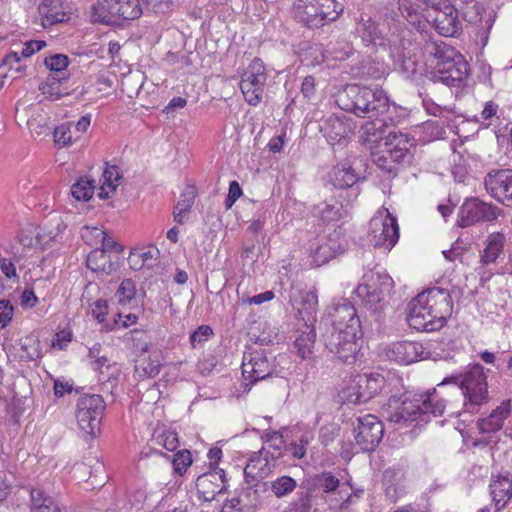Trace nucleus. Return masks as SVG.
Listing matches in <instances>:
<instances>
[{
	"instance_id": "obj_1",
	"label": "nucleus",
	"mask_w": 512,
	"mask_h": 512,
	"mask_svg": "<svg viewBox=\"0 0 512 512\" xmlns=\"http://www.w3.org/2000/svg\"><path fill=\"white\" fill-rule=\"evenodd\" d=\"M332 331L325 340L326 348L344 363H352L359 350L361 321L355 307L342 299L334 303L329 311Z\"/></svg>"
},
{
	"instance_id": "obj_2",
	"label": "nucleus",
	"mask_w": 512,
	"mask_h": 512,
	"mask_svg": "<svg viewBox=\"0 0 512 512\" xmlns=\"http://www.w3.org/2000/svg\"><path fill=\"white\" fill-rule=\"evenodd\" d=\"M453 304L448 291L432 287L419 293L408 305L407 321L411 328L432 332L441 329L452 313Z\"/></svg>"
},
{
	"instance_id": "obj_3",
	"label": "nucleus",
	"mask_w": 512,
	"mask_h": 512,
	"mask_svg": "<svg viewBox=\"0 0 512 512\" xmlns=\"http://www.w3.org/2000/svg\"><path fill=\"white\" fill-rule=\"evenodd\" d=\"M337 103L342 110L363 118H372L391 111L389 98L383 89L358 84L348 85L338 95Z\"/></svg>"
},
{
	"instance_id": "obj_4",
	"label": "nucleus",
	"mask_w": 512,
	"mask_h": 512,
	"mask_svg": "<svg viewBox=\"0 0 512 512\" xmlns=\"http://www.w3.org/2000/svg\"><path fill=\"white\" fill-rule=\"evenodd\" d=\"M425 51L433 58L434 71L431 79L447 86L456 87L466 78L468 64L463 56L444 42L426 43Z\"/></svg>"
},
{
	"instance_id": "obj_5",
	"label": "nucleus",
	"mask_w": 512,
	"mask_h": 512,
	"mask_svg": "<svg viewBox=\"0 0 512 512\" xmlns=\"http://www.w3.org/2000/svg\"><path fill=\"white\" fill-rule=\"evenodd\" d=\"M445 408L446 401L434 389L432 392L415 395L412 399L405 398L388 418L391 422L405 425L414 421L427 423L431 417L442 416Z\"/></svg>"
},
{
	"instance_id": "obj_6",
	"label": "nucleus",
	"mask_w": 512,
	"mask_h": 512,
	"mask_svg": "<svg viewBox=\"0 0 512 512\" xmlns=\"http://www.w3.org/2000/svg\"><path fill=\"white\" fill-rule=\"evenodd\" d=\"M446 383L459 386L464 397L463 408L468 413H477L490 400L487 375L480 364L468 366L462 373L447 378L438 386L442 387Z\"/></svg>"
},
{
	"instance_id": "obj_7",
	"label": "nucleus",
	"mask_w": 512,
	"mask_h": 512,
	"mask_svg": "<svg viewBox=\"0 0 512 512\" xmlns=\"http://www.w3.org/2000/svg\"><path fill=\"white\" fill-rule=\"evenodd\" d=\"M363 283L354 291L361 305L378 321L394 286L393 279L385 271H372L363 276Z\"/></svg>"
},
{
	"instance_id": "obj_8",
	"label": "nucleus",
	"mask_w": 512,
	"mask_h": 512,
	"mask_svg": "<svg viewBox=\"0 0 512 512\" xmlns=\"http://www.w3.org/2000/svg\"><path fill=\"white\" fill-rule=\"evenodd\" d=\"M343 5L336 0H298L295 18L308 28H319L339 18Z\"/></svg>"
},
{
	"instance_id": "obj_9",
	"label": "nucleus",
	"mask_w": 512,
	"mask_h": 512,
	"mask_svg": "<svg viewBox=\"0 0 512 512\" xmlns=\"http://www.w3.org/2000/svg\"><path fill=\"white\" fill-rule=\"evenodd\" d=\"M368 241L375 248L389 252L399 240V226L396 217L388 209L381 208L369 222Z\"/></svg>"
},
{
	"instance_id": "obj_10",
	"label": "nucleus",
	"mask_w": 512,
	"mask_h": 512,
	"mask_svg": "<svg viewBox=\"0 0 512 512\" xmlns=\"http://www.w3.org/2000/svg\"><path fill=\"white\" fill-rule=\"evenodd\" d=\"M142 15L139 0H99L92 6L91 17L94 22L105 24L118 20H134Z\"/></svg>"
},
{
	"instance_id": "obj_11",
	"label": "nucleus",
	"mask_w": 512,
	"mask_h": 512,
	"mask_svg": "<svg viewBox=\"0 0 512 512\" xmlns=\"http://www.w3.org/2000/svg\"><path fill=\"white\" fill-rule=\"evenodd\" d=\"M427 21L445 37H456L462 29L458 10L448 0H427Z\"/></svg>"
},
{
	"instance_id": "obj_12",
	"label": "nucleus",
	"mask_w": 512,
	"mask_h": 512,
	"mask_svg": "<svg viewBox=\"0 0 512 512\" xmlns=\"http://www.w3.org/2000/svg\"><path fill=\"white\" fill-rule=\"evenodd\" d=\"M105 402L101 395L84 394L78 398L76 419L79 428L94 438L100 432V424Z\"/></svg>"
},
{
	"instance_id": "obj_13",
	"label": "nucleus",
	"mask_w": 512,
	"mask_h": 512,
	"mask_svg": "<svg viewBox=\"0 0 512 512\" xmlns=\"http://www.w3.org/2000/svg\"><path fill=\"white\" fill-rule=\"evenodd\" d=\"M267 81L266 69L263 62L255 58L241 76L240 89L245 101L251 105H258L264 95Z\"/></svg>"
},
{
	"instance_id": "obj_14",
	"label": "nucleus",
	"mask_w": 512,
	"mask_h": 512,
	"mask_svg": "<svg viewBox=\"0 0 512 512\" xmlns=\"http://www.w3.org/2000/svg\"><path fill=\"white\" fill-rule=\"evenodd\" d=\"M383 435L384 426L376 416L367 414L357 418V425L354 426V439L355 445L360 451L375 450Z\"/></svg>"
},
{
	"instance_id": "obj_15",
	"label": "nucleus",
	"mask_w": 512,
	"mask_h": 512,
	"mask_svg": "<svg viewBox=\"0 0 512 512\" xmlns=\"http://www.w3.org/2000/svg\"><path fill=\"white\" fill-rule=\"evenodd\" d=\"M497 208L478 199H469L463 203L458 212L457 223L468 227L478 222H491L497 219Z\"/></svg>"
},
{
	"instance_id": "obj_16",
	"label": "nucleus",
	"mask_w": 512,
	"mask_h": 512,
	"mask_svg": "<svg viewBox=\"0 0 512 512\" xmlns=\"http://www.w3.org/2000/svg\"><path fill=\"white\" fill-rule=\"evenodd\" d=\"M484 186L493 198L512 206V169H493L484 178Z\"/></svg>"
},
{
	"instance_id": "obj_17",
	"label": "nucleus",
	"mask_w": 512,
	"mask_h": 512,
	"mask_svg": "<svg viewBox=\"0 0 512 512\" xmlns=\"http://www.w3.org/2000/svg\"><path fill=\"white\" fill-rule=\"evenodd\" d=\"M289 301L304 323H315L318 307V296L315 290H305L299 284H292L289 290Z\"/></svg>"
},
{
	"instance_id": "obj_18",
	"label": "nucleus",
	"mask_w": 512,
	"mask_h": 512,
	"mask_svg": "<svg viewBox=\"0 0 512 512\" xmlns=\"http://www.w3.org/2000/svg\"><path fill=\"white\" fill-rule=\"evenodd\" d=\"M272 366L263 350L245 352L242 361V374L251 383L266 379Z\"/></svg>"
},
{
	"instance_id": "obj_19",
	"label": "nucleus",
	"mask_w": 512,
	"mask_h": 512,
	"mask_svg": "<svg viewBox=\"0 0 512 512\" xmlns=\"http://www.w3.org/2000/svg\"><path fill=\"white\" fill-rule=\"evenodd\" d=\"M395 111V107L391 106L390 113L384 115H374L371 121H367L361 126V138L364 142L377 143L379 141L386 142L389 132L398 133L394 130L392 124V112Z\"/></svg>"
},
{
	"instance_id": "obj_20",
	"label": "nucleus",
	"mask_w": 512,
	"mask_h": 512,
	"mask_svg": "<svg viewBox=\"0 0 512 512\" xmlns=\"http://www.w3.org/2000/svg\"><path fill=\"white\" fill-rule=\"evenodd\" d=\"M275 466L276 463L266 454V451L260 449L248 459L244 468L245 481L251 486H257L262 479L273 472Z\"/></svg>"
},
{
	"instance_id": "obj_21",
	"label": "nucleus",
	"mask_w": 512,
	"mask_h": 512,
	"mask_svg": "<svg viewBox=\"0 0 512 512\" xmlns=\"http://www.w3.org/2000/svg\"><path fill=\"white\" fill-rule=\"evenodd\" d=\"M426 354L427 352L423 345L416 341H400L393 343L386 352L390 360L405 365L424 359Z\"/></svg>"
},
{
	"instance_id": "obj_22",
	"label": "nucleus",
	"mask_w": 512,
	"mask_h": 512,
	"mask_svg": "<svg viewBox=\"0 0 512 512\" xmlns=\"http://www.w3.org/2000/svg\"><path fill=\"white\" fill-rule=\"evenodd\" d=\"M489 494L495 512H501L512 501V476L509 474L492 475Z\"/></svg>"
},
{
	"instance_id": "obj_23",
	"label": "nucleus",
	"mask_w": 512,
	"mask_h": 512,
	"mask_svg": "<svg viewBox=\"0 0 512 512\" xmlns=\"http://www.w3.org/2000/svg\"><path fill=\"white\" fill-rule=\"evenodd\" d=\"M354 33L366 47L386 46L382 31L368 15L361 14L355 24Z\"/></svg>"
},
{
	"instance_id": "obj_24",
	"label": "nucleus",
	"mask_w": 512,
	"mask_h": 512,
	"mask_svg": "<svg viewBox=\"0 0 512 512\" xmlns=\"http://www.w3.org/2000/svg\"><path fill=\"white\" fill-rule=\"evenodd\" d=\"M44 28L69 19L70 8L63 0H43L38 7Z\"/></svg>"
},
{
	"instance_id": "obj_25",
	"label": "nucleus",
	"mask_w": 512,
	"mask_h": 512,
	"mask_svg": "<svg viewBox=\"0 0 512 512\" xmlns=\"http://www.w3.org/2000/svg\"><path fill=\"white\" fill-rule=\"evenodd\" d=\"M412 145V139L402 132L392 134L389 132L387 140L384 142L386 155L392 159L397 167L406 161Z\"/></svg>"
},
{
	"instance_id": "obj_26",
	"label": "nucleus",
	"mask_w": 512,
	"mask_h": 512,
	"mask_svg": "<svg viewBox=\"0 0 512 512\" xmlns=\"http://www.w3.org/2000/svg\"><path fill=\"white\" fill-rule=\"evenodd\" d=\"M511 413L510 401H503L493 409L487 416L477 421V428L481 434H492L500 431L505 420Z\"/></svg>"
},
{
	"instance_id": "obj_27",
	"label": "nucleus",
	"mask_w": 512,
	"mask_h": 512,
	"mask_svg": "<svg viewBox=\"0 0 512 512\" xmlns=\"http://www.w3.org/2000/svg\"><path fill=\"white\" fill-rule=\"evenodd\" d=\"M406 471L400 467H391L383 473V485L386 497L396 502L405 493Z\"/></svg>"
},
{
	"instance_id": "obj_28",
	"label": "nucleus",
	"mask_w": 512,
	"mask_h": 512,
	"mask_svg": "<svg viewBox=\"0 0 512 512\" xmlns=\"http://www.w3.org/2000/svg\"><path fill=\"white\" fill-rule=\"evenodd\" d=\"M351 125L342 116L331 115L320 125V131L331 145L344 140L351 132Z\"/></svg>"
},
{
	"instance_id": "obj_29",
	"label": "nucleus",
	"mask_w": 512,
	"mask_h": 512,
	"mask_svg": "<svg viewBox=\"0 0 512 512\" xmlns=\"http://www.w3.org/2000/svg\"><path fill=\"white\" fill-rule=\"evenodd\" d=\"M225 474L223 470L200 475L196 481L198 491L207 501H211L224 490Z\"/></svg>"
},
{
	"instance_id": "obj_30",
	"label": "nucleus",
	"mask_w": 512,
	"mask_h": 512,
	"mask_svg": "<svg viewBox=\"0 0 512 512\" xmlns=\"http://www.w3.org/2000/svg\"><path fill=\"white\" fill-rule=\"evenodd\" d=\"M384 384L385 378L378 373L358 374V391L360 393L354 399L365 403L376 396L382 390Z\"/></svg>"
},
{
	"instance_id": "obj_31",
	"label": "nucleus",
	"mask_w": 512,
	"mask_h": 512,
	"mask_svg": "<svg viewBox=\"0 0 512 512\" xmlns=\"http://www.w3.org/2000/svg\"><path fill=\"white\" fill-rule=\"evenodd\" d=\"M316 331L314 324L304 323L303 328L297 330L294 341L296 354L303 360L310 359L315 346Z\"/></svg>"
},
{
	"instance_id": "obj_32",
	"label": "nucleus",
	"mask_w": 512,
	"mask_h": 512,
	"mask_svg": "<svg viewBox=\"0 0 512 512\" xmlns=\"http://www.w3.org/2000/svg\"><path fill=\"white\" fill-rule=\"evenodd\" d=\"M312 214L323 222L339 221L347 216L344 205L335 198L325 200L315 205Z\"/></svg>"
},
{
	"instance_id": "obj_33",
	"label": "nucleus",
	"mask_w": 512,
	"mask_h": 512,
	"mask_svg": "<svg viewBox=\"0 0 512 512\" xmlns=\"http://www.w3.org/2000/svg\"><path fill=\"white\" fill-rule=\"evenodd\" d=\"M505 243L506 236L502 232H494L488 235L486 239V246L480 257L481 264L487 266L495 263L503 253Z\"/></svg>"
},
{
	"instance_id": "obj_34",
	"label": "nucleus",
	"mask_w": 512,
	"mask_h": 512,
	"mask_svg": "<svg viewBox=\"0 0 512 512\" xmlns=\"http://www.w3.org/2000/svg\"><path fill=\"white\" fill-rule=\"evenodd\" d=\"M46 67L50 70L49 81L51 85L62 83L68 79L67 67L69 58L64 54H55L45 58Z\"/></svg>"
},
{
	"instance_id": "obj_35",
	"label": "nucleus",
	"mask_w": 512,
	"mask_h": 512,
	"mask_svg": "<svg viewBox=\"0 0 512 512\" xmlns=\"http://www.w3.org/2000/svg\"><path fill=\"white\" fill-rule=\"evenodd\" d=\"M87 267L93 272L109 275L116 270V263L105 249L96 248L87 257Z\"/></svg>"
},
{
	"instance_id": "obj_36",
	"label": "nucleus",
	"mask_w": 512,
	"mask_h": 512,
	"mask_svg": "<svg viewBox=\"0 0 512 512\" xmlns=\"http://www.w3.org/2000/svg\"><path fill=\"white\" fill-rule=\"evenodd\" d=\"M331 182L335 188L346 189L352 187L359 177L348 163L336 165L330 175Z\"/></svg>"
},
{
	"instance_id": "obj_37",
	"label": "nucleus",
	"mask_w": 512,
	"mask_h": 512,
	"mask_svg": "<svg viewBox=\"0 0 512 512\" xmlns=\"http://www.w3.org/2000/svg\"><path fill=\"white\" fill-rule=\"evenodd\" d=\"M30 498L32 512H62L53 498L46 495L41 489H31Z\"/></svg>"
},
{
	"instance_id": "obj_38",
	"label": "nucleus",
	"mask_w": 512,
	"mask_h": 512,
	"mask_svg": "<svg viewBox=\"0 0 512 512\" xmlns=\"http://www.w3.org/2000/svg\"><path fill=\"white\" fill-rule=\"evenodd\" d=\"M263 486H267L276 498L282 499L293 493L297 487V481L290 476L283 475L275 480L263 483Z\"/></svg>"
},
{
	"instance_id": "obj_39",
	"label": "nucleus",
	"mask_w": 512,
	"mask_h": 512,
	"mask_svg": "<svg viewBox=\"0 0 512 512\" xmlns=\"http://www.w3.org/2000/svg\"><path fill=\"white\" fill-rule=\"evenodd\" d=\"M196 197V190L193 186H187L180 195L175 209H174V220L182 224L184 223L187 213L190 211L194 204Z\"/></svg>"
},
{
	"instance_id": "obj_40",
	"label": "nucleus",
	"mask_w": 512,
	"mask_h": 512,
	"mask_svg": "<svg viewBox=\"0 0 512 512\" xmlns=\"http://www.w3.org/2000/svg\"><path fill=\"white\" fill-rule=\"evenodd\" d=\"M263 438L266 446L262 450L266 451V454L276 463V460L282 456L284 446L282 434L278 431H271L267 432Z\"/></svg>"
},
{
	"instance_id": "obj_41",
	"label": "nucleus",
	"mask_w": 512,
	"mask_h": 512,
	"mask_svg": "<svg viewBox=\"0 0 512 512\" xmlns=\"http://www.w3.org/2000/svg\"><path fill=\"white\" fill-rule=\"evenodd\" d=\"M338 248L339 247L335 245V241L332 239V237L328 239H322L321 243L312 249L315 263H317V265L324 264L331 258H334Z\"/></svg>"
},
{
	"instance_id": "obj_42",
	"label": "nucleus",
	"mask_w": 512,
	"mask_h": 512,
	"mask_svg": "<svg viewBox=\"0 0 512 512\" xmlns=\"http://www.w3.org/2000/svg\"><path fill=\"white\" fill-rule=\"evenodd\" d=\"M102 177L103 183L98 192V196L101 199H106L109 197L110 193L115 191L120 179V173L116 166H110L104 170Z\"/></svg>"
},
{
	"instance_id": "obj_43",
	"label": "nucleus",
	"mask_w": 512,
	"mask_h": 512,
	"mask_svg": "<svg viewBox=\"0 0 512 512\" xmlns=\"http://www.w3.org/2000/svg\"><path fill=\"white\" fill-rule=\"evenodd\" d=\"M161 363L157 358H141L135 365V372L139 378H154L160 372Z\"/></svg>"
},
{
	"instance_id": "obj_44",
	"label": "nucleus",
	"mask_w": 512,
	"mask_h": 512,
	"mask_svg": "<svg viewBox=\"0 0 512 512\" xmlns=\"http://www.w3.org/2000/svg\"><path fill=\"white\" fill-rule=\"evenodd\" d=\"M312 484L315 488L323 492H334L340 485V480L329 471L322 472L312 478Z\"/></svg>"
},
{
	"instance_id": "obj_45",
	"label": "nucleus",
	"mask_w": 512,
	"mask_h": 512,
	"mask_svg": "<svg viewBox=\"0 0 512 512\" xmlns=\"http://www.w3.org/2000/svg\"><path fill=\"white\" fill-rule=\"evenodd\" d=\"M94 193V181L88 178H80L71 187L72 196L78 201H88Z\"/></svg>"
},
{
	"instance_id": "obj_46",
	"label": "nucleus",
	"mask_w": 512,
	"mask_h": 512,
	"mask_svg": "<svg viewBox=\"0 0 512 512\" xmlns=\"http://www.w3.org/2000/svg\"><path fill=\"white\" fill-rule=\"evenodd\" d=\"M22 58L19 52L12 51L4 57L2 66L7 67L9 72L14 73V78L22 76L27 68L26 64L22 63Z\"/></svg>"
},
{
	"instance_id": "obj_47",
	"label": "nucleus",
	"mask_w": 512,
	"mask_h": 512,
	"mask_svg": "<svg viewBox=\"0 0 512 512\" xmlns=\"http://www.w3.org/2000/svg\"><path fill=\"white\" fill-rule=\"evenodd\" d=\"M136 295V285L133 280L125 279L123 280L115 294V297L119 304L122 306L128 305L134 300Z\"/></svg>"
},
{
	"instance_id": "obj_48",
	"label": "nucleus",
	"mask_w": 512,
	"mask_h": 512,
	"mask_svg": "<svg viewBox=\"0 0 512 512\" xmlns=\"http://www.w3.org/2000/svg\"><path fill=\"white\" fill-rule=\"evenodd\" d=\"M153 443L162 446L167 451L173 452L179 446L178 435L172 430H162L155 435Z\"/></svg>"
},
{
	"instance_id": "obj_49",
	"label": "nucleus",
	"mask_w": 512,
	"mask_h": 512,
	"mask_svg": "<svg viewBox=\"0 0 512 512\" xmlns=\"http://www.w3.org/2000/svg\"><path fill=\"white\" fill-rule=\"evenodd\" d=\"M386 46L389 47L391 55L396 59L403 58V56L410 54L409 48L412 46V43L405 37H396L394 39H388Z\"/></svg>"
},
{
	"instance_id": "obj_50",
	"label": "nucleus",
	"mask_w": 512,
	"mask_h": 512,
	"mask_svg": "<svg viewBox=\"0 0 512 512\" xmlns=\"http://www.w3.org/2000/svg\"><path fill=\"white\" fill-rule=\"evenodd\" d=\"M374 163L377 165L378 168H380L382 171H384L389 176H396L398 167L396 164L392 161L391 158L386 155V149L384 148L378 153L374 154Z\"/></svg>"
},
{
	"instance_id": "obj_51",
	"label": "nucleus",
	"mask_w": 512,
	"mask_h": 512,
	"mask_svg": "<svg viewBox=\"0 0 512 512\" xmlns=\"http://www.w3.org/2000/svg\"><path fill=\"white\" fill-rule=\"evenodd\" d=\"M496 13L493 10L485 11L484 15H481L479 24L477 26V34L481 37L484 44L488 40L489 32L494 24Z\"/></svg>"
},
{
	"instance_id": "obj_52",
	"label": "nucleus",
	"mask_w": 512,
	"mask_h": 512,
	"mask_svg": "<svg viewBox=\"0 0 512 512\" xmlns=\"http://www.w3.org/2000/svg\"><path fill=\"white\" fill-rule=\"evenodd\" d=\"M358 391V375L351 376L345 386L341 390V397L344 401L352 404H361L360 400L354 398L359 395Z\"/></svg>"
},
{
	"instance_id": "obj_53",
	"label": "nucleus",
	"mask_w": 512,
	"mask_h": 512,
	"mask_svg": "<svg viewBox=\"0 0 512 512\" xmlns=\"http://www.w3.org/2000/svg\"><path fill=\"white\" fill-rule=\"evenodd\" d=\"M141 261L148 268L156 265L160 252L155 246L134 248Z\"/></svg>"
},
{
	"instance_id": "obj_54",
	"label": "nucleus",
	"mask_w": 512,
	"mask_h": 512,
	"mask_svg": "<svg viewBox=\"0 0 512 512\" xmlns=\"http://www.w3.org/2000/svg\"><path fill=\"white\" fill-rule=\"evenodd\" d=\"M212 335L213 330L210 326L201 325L190 335V344L193 348H196L208 341Z\"/></svg>"
},
{
	"instance_id": "obj_55",
	"label": "nucleus",
	"mask_w": 512,
	"mask_h": 512,
	"mask_svg": "<svg viewBox=\"0 0 512 512\" xmlns=\"http://www.w3.org/2000/svg\"><path fill=\"white\" fill-rule=\"evenodd\" d=\"M54 141L60 146H66L72 143L73 135L71 128L68 124H61L57 126L53 133Z\"/></svg>"
},
{
	"instance_id": "obj_56",
	"label": "nucleus",
	"mask_w": 512,
	"mask_h": 512,
	"mask_svg": "<svg viewBox=\"0 0 512 512\" xmlns=\"http://www.w3.org/2000/svg\"><path fill=\"white\" fill-rule=\"evenodd\" d=\"M172 462L174 470L179 474H183L192 463L191 454L188 450L178 451L173 456Z\"/></svg>"
},
{
	"instance_id": "obj_57",
	"label": "nucleus",
	"mask_w": 512,
	"mask_h": 512,
	"mask_svg": "<svg viewBox=\"0 0 512 512\" xmlns=\"http://www.w3.org/2000/svg\"><path fill=\"white\" fill-rule=\"evenodd\" d=\"M14 315V306L9 300H0V328H5L12 321Z\"/></svg>"
},
{
	"instance_id": "obj_58",
	"label": "nucleus",
	"mask_w": 512,
	"mask_h": 512,
	"mask_svg": "<svg viewBox=\"0 0 512 512\" xmlns=\"http://www.w3.org/2000/svg\"><path fill=\"white\" fill-rule=\"evenodd\" d=\"M396 60L400 63V69L406 77L413 76L417 73L418 63L411 58L410 54L403 56V58H396Z\"/></svg>"
},
{
	"instance_id": "obj_59",
	"label": "nucleus",
	"mask_w": 512,
	"mask_h": 512,
	"mask_svg": "<svg viewBox=\"0 0 512 512\" xmlns=\"http://www.w3.org/2000/svg\"><path fill=\"white\" fill-rule=\"evenodd\" d=\"M72 340V333L69 330L57 332L52 340V347L59 350H65Z\"/></svg>"
},
{
	"instance_id": "obj_60",
	"label": "nucleus",
	"mask_w": 512,
	"mask_h": 512,
	"mask_svg": "<svg viewBox=\"0 0 512 512\" xmlns=\"http://www.w3.org/2000/svg\"><path fill=\"white\" fill-rule=\"evenodd\" d=\"M242 189L237 181H232L229 185L228 195L225 199L224 205L228 210L232 208L234 203L241 197Z\"/></svg>"
},
{
	"instance_id": "obj_61",
	"label": "nucleus",
	"mask_w": 512,
	"mask_h": 512,
	"mask_svg": "<svg viewBox=\"0 0 512 512\" xmlns=\"http://www.w3.org/2000/svg\"><path fill=\"white\" fill-rule=\"evenodd\" d=\"M88 232H92L96 234V243L101 244L102 248L105 249V252L110 251L116 247V242L110 238L107 233L101 229L88 230Z\"/></svg>"
},
{
	"instance_id": "obj_62",
	"label": "nucleus",
	"mask_w": 512,
	"mask_h": 512,
	"mask_svg": "<svg viewBox=\"0 0 512 512\" xmlns=\"http://www.w3.org/2000/svg\"><path fill=\"white\" fill-rule=\"evenodd\" d=\"M0 270L6 278L12 280L14 283L18 282L19 276L15 264L10 259L0 258Z\"/></svg>"
},
{
	"instance_id": "obj_63",
	"label": "nucleus",
	"mask_w": 512,
	"mask_h": 512,
	"mask_svg": "<svg viewBox=\"0 0 512 512\" xmlns=\"http://www.w3.org/2000/svg\"><path fill=\"white\" fill-rule=\"evenodd\" d=\"M46 43L44 41L31 40L25 43V46L22 48L21 53H19L23 58H29L34 53L40 51Z\"/></svg>"
},
{
	"instance_id": "obj_64",
	"label": "nucleus",
	"mask_w": 512,
	"mask_h": 512,
	"mask_svg": "<svg viewBox=\"0 0 512 512\" xmlns=\"http://www.w3.org/2000/svg\"><path fill=\"white\" fill-rule=\"evenodd\" d=\"M310 509V500L306 495L301 496L290 503L291 512H310Z\"/></svg>"
}]
</instances>
